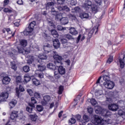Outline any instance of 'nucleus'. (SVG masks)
I'll return each mask as SVG.
<instances>
[{"instance_id": "obj_17", "label": "nucleus", "mask_w": 125, "mask_h": 125, "mask_svg": "<svg viewBox=\"0 0 125 125\" xmlns=\"http://www.w3.org/2000/svg\"><path fill=\"white\" fill-rule=\"evenodd\" d=\"M58 71L60 75H65L66 73V70L63 66H59Z\"/></svg>"}, {"instance_id": "obj_3", "label": "nucleus", "mask_w": 125, "mask_h": 125, "mask_svg": "<svg viewBox=\"0 0 125 125\" xmlns=\"http://www.w3.org/2000/svg\"><path fill=\"white\" fill-rule=\"evenodd\" d=\"M36 26V21H33L30 23L28 27L23 31V35L24 36H28L34 31V27Z\"/></svg>"}, {"instance_id": "obj_23", "label": "nucleus", "mask_w": 125, "mask_h": 125, "mask_svg": "<svg viewBox=\"0 0 125 125\" xmlns=\"http://www.w3.org/2000/svg\"><path fill=\"white\" fill-rule=\"evenodd\" d=\"M61 23L62 25H66V24H68V23H69V19H68V18L67 17L62 18L61 20Z\"/></svg>"}, {"instance_id": "obj_15", "label": "nucleus", "mask_w": 125, "mask_h": 125, "mask_svg": "<svg viewBox=\"0 0 125 125\" xmlns=\"http://www.w3.org/2000/svg\"><path fill=\"white\" fill-rule=\"evenodd\" d=\"M39 58L40 60H38V63H42V60H46L47 59V56L45 54L40 55Z\"/></svg>"}, {"instance_id": "obj_9", "label": "nucleus", "mask_w": 125, "mask_h": 125, "mask_svg": "<svg viewBox=\"0 0 125 125\" xmlns=\"http://www.w3.org/2000/svg\"><path fill=\"white\" fill-rule=\"evenodd\" d=\"M92 5V2L89 0H87L85 1L84 4H83V7L86 10H88L91 6Z\"/></svg>"}, {"instance_id": "obj_44", "label": "nucleus", "mask_w": 125, "mask_h": 125, "mask_svg": "<svg viewBox=\"0 0 125 125\" xmlns=\"http://www.w3.org/2000/svg\"><path fill=\"white\" fill-rule=\"evenodd\" d=\"M26 110L28 113H30V114H33V107H26Z\"/></svg>"}, {"instance_id": "obj_6", "label": "nucleus", "mask_w": 125, "mask_h": 125, "mask_svg": "<svg viewBox=\"0 0 125 125\" xmlns=\"http://www.w3.org/2000/svg\"><path fill=\"white\" fill-rule=\"evenodd\" d=\"M103 84L108 89H113L115 86V83L112 81L105 82Z\"/></svg>"}, {"instance_id": "obj_19", "label": "nucleus", "mask_w": 125, "mask_h": 125, "mask_svg": "<svg viewBox=\"0 0 125 125\" xmlns=\"http://www.w3.org/2000/svg\"><path fill=\"white\" fill-rule=\"evenodd\" d=\"M31 101V103H28L29 106H30L32 108H35V104H37V101L35 99L34 97H32Z\"/></svg>"}, {"instance_id": "obj_39", "label": "nucleus", "mask_w": 125, "mask_h": 125, "mask_svg": "<svg viewBox=\"0 0 125 125\" xmlns=\"http://www.w3.org/2000/svg\"><path fill=\"white\" fill-rule=\"evenodd\" d=\"M24 80L25 83H29L31 81V77L29 75H25L24 76Z\"/></svg>"}, {"instance_id": "obj_34", "label": "nucleus", "mask_w": 125, "mask_h": 125, "mask_svg": "<svg viewBox=\"0 0 125 125\" xmlns=\"http://www.w3.org/2000/svg\"><path fill=\"white\" fill-rule=\"evenodd\" d=\"M47 67L50 69L51 70H55L56 69V66H55V65L52 63H49L47 65Z\"/></svg>"}, {"instance_id": "obj_37", "label": "nucleus", "mask_w": 125, "mask_h": 125, "mask_svg": "<svg viewBox=\"0 0 125 125\" xmlns=\"http://www.w3.org/2000/svg\"><path fill=\"white\" fill-rule=\"evenodd\" d=\"M62 19V15L61 14L58 13V14L55 16V20L57 21H60Z\"/></svg>"}, {"instance_id": "obj_18", "label": "nucleus", "mask_w": 125, "mask_h": 125, "mask_svg": "<svg viewBox=\"0 0 125 125\" xmlns=\"http://www.w3.org/2000/svg\"><path fill=\"white\" fill-rule=\"evenodd\" d=\"M10 83V78L8 76L3 77L2 79V83L3 84H8Z\"/></svg>"}, {"instance_id": "obj_41", "label": "nucleus", "mask_w": 125, "mask_h": 125, "mask_svg": "<svg viewBox=\"0 0 125 125\" xmlns=\"http://www.w3.org/2000/svg\"><path fill=\"white\" fill-rule=\"evenodd\" d=\"M23 71H24L25 73H28L30 71V67L28 65H25L22 68Z\"/></svg>"}, {"instance_id": "obj_7", "label": "nucleus", "mask_w": 125, "mask_h": 125, "mask_svg": "<svg viewBox=\"0 0 125 125\" xmlns=\"http://www.w3.org/2000/svg\"><path fill=\"white\" fill-rule=\"evenodd\" d=\"M8 98V93L3 92L0 94V103L4 102Z\"/></svg>"}, {"instance_id": "obj_29", "label": "nucleus", "mask_w": 125, "mask_h": 125, "mask_svg": "<svg viewBox=\"0 0 125 125\" xmlns=\"http://www.w3.org/2000/svg\"><path fill=\"white\" fill-rule=\"evenodd\" d=\"M38 68L39 70L41 71V72H42L45 70V66L44 65H42V62L40 63V64L38 65Z\"/></svg>"}, {"instance_id": "obj_1", "label": "nucleus", "mask_w": 125, "mask_h": 125, "mask_svg": "<svg viewBox=\"0 0 125 125\" xmlns=\"http://www.w3.org/2000/svg\"><path fill=\"white\" fill-rule=\"evenodd\" d=\"M52 54H53L54 59L56 60L55 61L56 66L57 67L61 66L62 65V60H63V58L59 56L56 51H52Z\"/></svg>"}, {"instance_id": "obj_57", "label": "nucleus", "mask_w": 125, "mask_h": 125, "mask_svg": "<svg viewBox=\"0 0 125 125\" xmlns=\"http://www.w3.org/2000/svg\"><path fill=\"white\" fill-rule=\"evenodd\" d=\"M58 4H60L61 5L62 4H63V3H65V0H58Z\"/></svg>"}, {"instance_id": "obj_62", "label": "nucleus", "mask_w": 125, "mask_h": 125, "mask_svg": "<svg viewBox=\"0 0 125 125\" xmlns=\"http://www.w3.org/2000/svg\"><path fill=\"white\" fill-rule=\"evenodd\" d=\"M96 3L99 4V5H101L102 3V0H95Z\"/></svg>"}, {"instance_id": "obj_49", "label": "nucleus", "mask_w": 125, "mask_h": 125, "mask_svg": "<svg viewBox=\"0 0 125 125\" xmlns=\"http://www.w3.org/2000/svg\"><path fill=\"white\" fill-rule=\"evenodd\" d=\"M83 120L85 121V122L86 123H87V122H89V118L87 116V115H84L83 116Z\"/></svg>"}, {"instance_id": "obj_50", "label": "nucleus", "mask_w": 125, "mask_h": 125, "mask_svg": "<svg viewBox=\"0 0 125 125\" xmlns=\"http://www.w3.org/2000/svg\"><path fill=\"white\" fill-rule=\"evenodd\" d=\"M90 103H91L92 105H93V106H95V105H96V104H97V102H96V101L94 99H92L90 100Z\"/></svg>"}, {"instance_id": "obj_30", "label": "nucleus", "mask_w": 125, "mask_h": 125, "mask_svg": "<svg viewBox=\"0 0 125 125\" xmlns=\"http://www.w3.org/2000/svg\"><path fill=\"white\" fill-rule=\"evenodd\" d=\"M64 38H66L67 40L68 41H74L75 38L73 37V36L71 35L70 34H67L64 35Z\"/></svg>"}, {"instance_id": "obj_61", "label": "nucleus", "mask_w": 125, "mask_h": 125, "mask_svg": "<svg viewBox=\"0 0 125 125\" xmlns=\"http://www.w3.org/2000/svg\"><path fill=\"white\" fill-rule=\"evenodd\" d=\"M4 12H9V13H11L12 12V11L11 10H10L9 9L7 8H4L3 10Z\"/></svg>"}, {"instance_id": "obj_28", "label": "nucleus", "mask_w": 125, "mask_h": 125, "mask_svg": "<svg viewBox=\"0 0 125 125\" xmlns=\"http://www.w3.org/2000/svg\"><path fill=\"white\" fill-rule=\"evenodd\" d=\"M10 66L12 70H14V71H17V64H16L15 61L10 62Z\"/></svg>"}, {"instance_id": "obj_5", "label": "nucleus", "mask_w": 125, "mask_h": 125, "mask_svg": "<svg viewBox=\"0 0 125 125\" xmlns=\"http://www.w3.org/2000/svg\"><path fill=\"white\" fill-rule=\"evenodd\" d=\"M100 25V24L97 23L92 30H91L89 32H88V38L89 39H90V38L92 37V35H93L94 32H95V35H96L97 32H98V27H99Z\"/></svg>"}, {"instance_id": "obj_53", "label": "nucleus", "mask_w": 125, "mask_h": 125, "mask_svg": "<svg viewBox=\"0 0 125 125\" xmlns=\"http://www.w3.org/2000/svg\"><path fill=\"white\" fill-rule=\"evenodd\" d=\"M68 17L70 18V19H72V20H76V16H75L74 15L69 14L68 15Z\"/></svg>"}, {"instance_id": "obj_10", "label": "nucleus", "mask_w": 125, "mask_h": 125, "mask_svg": "<svg viewBox=\"0 0 125 125\" xmlns=\"http://www.w3.org/2000/svg\"><path fill=\"white\" fill-rule=\"evenodd\" d=\"M108 109L113 112H116L119 109V105L116 104H111L108 105Z\"/></svg>"}, {"instance_id": "obj_13", "label": "nucleus", "mask_w": 125, "mask_h": 125, "mask_svg": "<svg viewBox=\"0 0 125 125\" xmlns=\"http://www.w3.org/2000/svg\"><path fill=\"white\" fill-rule=\"evenodd\" d=\"M80 17L81 19H90L89 14L88 13H82L80 14Z\"/></svg>"}, {"instance_id": "obj_51", "label": "nucleus", "mask_w": 125, "mask_h": 125, "mask_svg": "<svg viewBox=\"0 0 125 125\" xmlns=\"http://www.w3.org/2000/svg\"><path fill=\"white\" fill-rule=\"evenodd\" d=\"M113 59H114L113 57L110 56L108 58V60L107 61V63H108V64H110L111 62H113Z\"/></svg>"}, {"instance_id": "obj_38", "label": "nucleus", "mask_w": 125, "mask_h": 125, "mask_svg": "<svg viewBox=\"0 0 125 125\" xmlns=\"http://www.w3.org/2000/svg\"><path fill=\"white\" fill-rule=\"evenodd\" d=\"M102 108L101 107L99 106L96 110H95V113L96 114H98L99 115H101V113L102 112Z\"/></svg>"}, {"instance_id": "obj_63", "label": "nucleus", "mask_w": 125, "mask_h": 125, "mask_svg": "<svg viewBox=\"0 0 125 125\" xmlns=\"http://www.w3.org/2000/svg\"><path fill=\"white\" fill-rule=\"evenodd\" d=\"M19 90L21 91V92L23 91H25V89L23 88V86L21 85V84L19 85Z\"/></svg>"}, {"instance_id": "obj_8", "label": "nucleus", "mask_w": 125, "mask_h": 125, "mask_svg": "<svg viewBox=\"0 0 125 125\" xmlns=\"http://www.w3.org/2000/svg\"><path fill=\"white\" fill-rule=\"evenodd\" d=\"M43 49L45 53H48V52H50L52 50V45L45 43L43 45Z\"/></svg>"}, {"instance_id": "obj_27", "label": "nucleus", "mask_w": 125, "mask_h": 125, "mask_svg": "<svg viewBox=\"0 0 125 125\" xmlns=\"http://www.w3.org/2000/svg\"><path fill=\"white\" fill-rule=\"evenodd\" d=\"M21 47H26L28 45V42L25 40H21L20 42Z\"/></svg>"}, {"instance_id": "obj_64", "label": "nucleus", "mask_w": 125, "mask_h": 125, "mask_svg": "<svg viewBox=\"0 0 125 125\" xmlns=\"http://www.w3.org/2000/svg\"><path fill=\"white\" fill-rule=\"evenodd\" d=\"M87 110L89 114H92V112H93V108L92 107H88Z\"/></svg>"}, {"instance_id": "obj_40", "label": "nucleus", "mask_w": 125, "mask_h": 125, "mask_svg": "<svg viewBox=\"0 0 125 125\" xmlns=\"http://www.w3.org/2000/svg\"><path fill=\"white\" fill-rule=\"evenodd\" d=\"M21 76H18L16 78V83H17V84H21V83H22V81L21 80Z\"/></svg>"}, {"instance_id": "obj_42", "label": "nucleus", "mask_w": 125, "mask_h": 125, "mask_svg": "<svg viewBox=\"0 0 125 125\" xmlns=\"http://www.w3.org/2000/svg\"><path fill=\"white\" fill-rule=\"evenodd\" d=\"M51 15H53V16H56L58 14V13L57 12V11L54 10V8H52V10L51 11Z\"/></svg>"}, {"instance_id": "obj_2", "label": "nucleus", "mask_w": 125, "mask_h": 125, "mask_svg": "<svg viewBox=\"0 0 125 125\" xmlns=\"http://www.w3.org/2000/svg\"><path fill=\"white\" fill-rule=\"evenodd\" d=\"M61 42L63 45V47L65 48L67 51H72L74 49L73 44L70 42H68V40L66 39H62L61 40Z\"/></svg>"}, {"instance_id": "obj_46", "label": "nucleus", "mask_w": 125, "mask_h": 125, "mask_svg": "<svg viewBox=\"0 0 125 125\" xmlns=\"http://www.w3.org/2000/svg\"><path fill=\"white\" fill-rule=\"evenodd\" d=\"M75 119H76L77 121H78V122H81V121H82V116H81V115H76L75 116Z\"/></svg>"}, {"instance_id": "obj_24", "label": "nucleus", "mask_w": 125, "mask_h": 125, "mask_svg": "<svg viewBox=\"0 0 125 125\" xmlns=\"http://www.w3.org/2000/svg\"><path fill=\"white\" fill-rule=\"evenodd\" d=\"M69 33L71 35H73V36H76V35H78V31H77L76 28L74 27H71L69 29Z\"/></svg>"}, {"instance_id": "obj_11", "label": "nucleus", "mask_w": 125, "mask_h": 125, "mask_svg": "<svg viewBox=\"0 0 125 125\" xmlns=\"http://www.w3.org/2000/svg\"><path fill=\"white\" fill-rule=\"evenodd\" d=\"M18 54V52L15 50V49H12L11 52H9V55L12 57L13 60H16V56L15 55H17Z\"/></svg>"}, {"instance_id": "obj_43", "label": "nucleus", "mask_w": 125, "mask_h": 125, "mask_svg": "<svg viewBox=\"0 0 125 125\" xmlns=\"http://www.w3.org/2000/svg\"><path fill=\"white\" fill-rule=\"evenodd\" d=\"M36 108L38 112H42L43 110V108L41 105H37Z\"/></svg>"}, {"instance_id": "obj_48", "label": "nucleus", "mask_w": 125, "mask_h": 125, "mask_svg": "<svg viewBox=\"0 0 125 125\" xmlns=\"http://www.w3.org/2000/svg\"><path fill=\"white\" fill-rule=\"evenodd\" d=\"M57 29L59 31H64L66 30V28L65 27H63L60 25L57 26Z\"/></svg>"}, {"instance_id": "obj_21", "label": "nucleus", "mask_w": 125, "mask_h": 125, "mask_svg": "<svg viewBox=\"0 0 125 125\" xmlns=\"http://www.w3.org/2000/svg\"><path fill=\"white\" fill-rule=\"evenodd\" d=\"M54 6V2H49L46 4V9H49L51 8V10L52 8H54L53 7Z\"/></svg>"}, {"instance_id": "obj_52", "label": "nucleus", "mask_w": 125, "mask_h": 125, "mask_svg": "<svg viewBox=\"0 0 125 125\" xmlns=\"http://www.w3.org/2000/svg\"><path fill=\"white\" fill-rule=\"evenodd\" d=\"M27 91L29 95H30V96H32V95H34V92H33V90L32 89H27Z\"/></svg>"}, {"instance_id": "obj_58", "label": "nucleus", "mask_w": 125, "mask_h": 125, "mask_svg": "<svg viewBox=\"0 0 125 125\" xmlns=\"http://www.w3.org/2000/svg\"><path fill=\"white\" fill-rule=\"evenodd\" d=\"M70 4L71 5H76L77 4V0H71Z\"/></svg>"}, {"instance_id": "obj_4", "label": "nucleus", "mask_w": 125, "mask_h": 125, "mask_svg": "<svg viewBox=\"0 0 125 125\" xmlns=\"http://www.w3.org/2000/svg\"><path fill=\"white\" fill-rule=\"evenodd\" d=\"M94 124L96 125H103L104 124V120L100 118L98 115H94Z\"/></svg>"}, {"instance_id": "obj_14", "label": "nucleus", "mask_w": 125, "mask_h": 125, "mask_svg": "<svg viewBox=\"0 0 125 125\" xmlns=\"http://www.w3.org/2000/svg\"><path fill=\"white\" fill-rule=\"evenodd\" d=\"M50 97L49 96H44L43 97V100L44 101L42 102V103L43 106L46 105L48 102L50 101Z\"/></svg>"}, {"instance_id": "obj_54", "label": "nucleus", "mask_w": 125, "mask_h": 125, "mask_svg": "<svg viewBox=\"0 0 125 125\" xmlns=\"http://www.w3.org/2000/svg\"><path fill=\"white\" fill-rule=\"evenodd\" d=\"M18 49L19 53H23V52H24V48H23V47H21V48H20V47H18Z\"/></svg>"}, {"instance_id": "obj_36", "label": "nucleus", "mask_w": 125, "mask_h": 125, "mask_svg": "<svg viewBox=\"0 0 125 125\" xmlns=\"http://www.w3.org/2000/svg\"><path fill=\"white\" fill-rule=\"evenodd\" d=\"M104 125H112V124H113V121L111 119H107L104 120Z\"/></svg>"}, {"instance_id": "obj_55", "label": "nucleus", "mask_w": 125, "mask_h": 125, "mask_svg": "<svg viewBox=\"0 0 125 125\" xmlns=\"http://www.w3.org/2000/svg\"><path fill=\"white\" fill-rule=\"evenodd\" d=\"M69 121V123H71L72 125L76 124V119L74 118H71L70 120Z\"/></svg>"}, {"instance_id": "obj_20", "label": "nucleus", "mask_w": 125, "mask_h": 125, "mask_svg": "<svg viewBox=\"0 0 125 125\" xmlns=\"http://www.w3.org/2000/svg\"><path fill=\"white\" fill-rule=\"evenodd\" d=\"M101 115H102L103 117H108L110 116V112H109L108 110L102 109Z\"/></svg>"}, {"instance_id": "obj_33", "label": "nucleus", "mask_w": 125, "mask_h": 125, "mask_svg": "<svg viewBox=\"0 0 125 125\" xmlns=\"http://www.w3.org/2000/svg\"><path fill=\"white\" fill-rule=\"evenodd\" d=\"M51 34L53 36L54 38H58L59 35H58V33L55 29H52L51 30Z\"/></svg>"}, {"instance_id": "obj_16", "label": "nucleus", "mask_w": 125, "mask_h": 125, "mask_svg": "<svg viewBox=\"0 0 125 125\" xmlns=\"http://www.w3.org/2000/svg\"><path fill=\"white\" fill-rule=\"evenodd\" d=\"M17 117H18V112L16 111H13L10 116V118L11 120L13 121V120H15Z\"/></svg>"}, {"instance_id": "obj_32", "label": "nucleus", "mask_w": 125, "mask_h": 125, "mask_svg": "<svg viewBox=\"0 0 125 125\" xmlns=\"http://www.w3.org/2000/svg\"><path fill=\"white\" fill-rule=\"evenodd\" d=\"M16 104H17V101L15 100H12V101L9 103V105L10 106V108L12 109V108L15 106Z\"/></svg>"}, {"instance_id": "obj_26", "label": "nucleus", "mask_w": 125, "mask_h": 125, "mask_svg": "<svg viewBox=\"0 0 125 125\" xmlns=\"http://www.w3.org/2000/svg\"><path fill=\"white\" fill-rule=\"evenodd\" d=\"M99 8H98V6H97V5H93L91 6V10H92V13H93L94 14H95V13H97V12H98Z\"/></svg>"}, {"instance_id": "obj_12", "label": "nucleus", "mask_w": 125, "mask_h": 125, "mask_svg": "<svg viewBox=\"0 0 125 125\" xmlns=\"http://www.w3.org/2000/svg\"><path fill=\"white\" fill-rule=\"evenodd\" d=\"M53 46L55 48H59L60 47V42L58 39H55L53 40Z\"/></svg>"}, {"instance_id": "obj_59", "label": "nucleus", "mask_w": 125, "mask_h": 125, "mask_svg": "<svg viewBox=\"0 0 125 125\" xmlns=\"http://www.w3.org/2000/svg\"><path fill=\"white\" fill-rule=\"evenodd\" d=\"M20 94V92L19 91V90L18 88H16V95L18 97H19V95Z\"/></svg>"}, {"instance_id": "obj_45", "label": "nucleus", "mask_w": 125, "mask_h": 125, "mask_svg": "<svg viewBox=\"0 0 125 125\" xmlns=\"http://www.w3.org/2000/svg\"><path fill=\"white\" fill-rule=\"evenodd\" d=\"M103 80L105 81V82H109L110 77L108 75H104L103 76Z\"/></svg>"}, {"instance_id": "obj_60", "label": "nucleus", "mask_w": 125, "mask_h": 125, "mask_svg": "<svg viewBox=\"0 0 125 125\" xmlns=\"http://www.w3.org/2000/svg\"><path fill=\"white\" fill-rule=\"evenodd\" d=\"M63 10L67 11V12H69V11H70V8H69L67 6H64Z\"/></svg>"}, {"instance_id": "obj_31", "label": "nucleus", "mask_w": 125, "mask_h": 125, "mask_svg": "<svg viewBox=\"0 0 125 125\" xmlns=\"http://www.w3.org/2000/svg\"><path fill=\"white\" fill-rule=\"evenodd\" d=\"M29 117L31 118L32 122H36L37 121V119H38V116H37V114L35 113L30 115Z\"/></svg>"}, {"instance_id": "obj_56", "label": "nucleus", "mask_w": 125, "mask_h": 125, "mask_svg": "<svg viewBox=\"0 0 125 125\" xmlns=\"http://www.w3.org/2000/svg\"><path fill=\"white\" fill-rule=\"evenodd\" d=\"M34 96L35 98H37V99L40 98L41 97V95L40 94V93L38 92H35L34 94Z\"/></svg>"}, {"instance_id": "obj_25", "label": "nucleus", "mask_w": 125, "mask_h": 125, "mask_svg": "<svg viewBox=\"0 0 125 125\" xmlns=\"http://www.w3.org/2000/svg\"><path fill=\"white\" fill-rule=\"evenodd\" d=\"M35 77H38L40 79H43L44 74L42 72H40L39 70H37L35 71Z\"/></svg>"}, {"instance_id": "obj_35", "label": "nucleus", "mask_w": 125, "mask_h": 125, "mask_svg": "<svg viewBox=\"0 0 125 125\" xmlns=\"http://www.w3.org/2000/svg\"><path fill=\"white\" fill-rule=\"evenodd\" d=\"M32 83L33 84H35V85H40V84H41V82H40V80L36 78L32 79Z\"/></svg>"}, {"instance_id": "obj_47", "label": "nucleus", "mask_w": 125, "mask_h": 125, "mask_svg": "<svg viewBox=\"0 0 125 125\" xmlns=\"http://www.w3.org/2000/svg\"><path fill=\"white\" fill-rule=\"evenodd\" d=\"M63 89H64V87H63V86H60L59 88V91H58V94H61L62 92H63Z\"/></svg>"}, {"instance_id": "obj_22", "label": "nucleus", "mask_w": 125, "mask_h": 125, "mask_svg": "<svg viewBox=\"0 0 125 125\" xmlns=\"http://www.w3.org/2000/svg\"><path fill=\"white\" fill-rule=\"evenodd\" d=\"M119 62L120 63V67L121 69H124L125 64V54L124 55L123 59H119Z\"/></svg>"}]
</instances>
